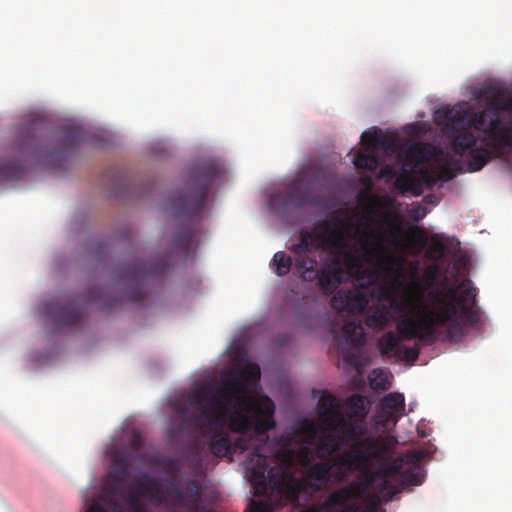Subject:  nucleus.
<instances>
[{
	"label": "nucleus",
	"instance_id": "1",
	"mask_svg": "<svg viewBox=\"0 0 512 512\" xmlns=\"http://www.w3.org/2000/svg\"><path fill=\"white\" fill-rule=\"evenodd\" d=\"M261 376L260 367L248 363L242 369L233 370L230 378L217 387L202 386L187 395V402L198 411L190 415L188 407H180L178 412L185 421L192 422L199 429H222L227 423L231 431L246 434L249 439L239 437L234 443V451H249L252 446L275 428V405L265 396L260 401L250 400L247 386L255 384Z\"/></svg>",
	"mask_w": 512,
	"mask_h": 512
},
{
	"label": "nucleus",
	"instance_id": "2",
	"mask_svg": "<svg viewBox=\"0 0 512 512\" xmlns=\"http://www.w3.org/2000/svg\"><path fill=\"white\" fill-rule=\"evenodd\" d=\"M339 446L335 435L319 431L312 422H307L285 440H270L266 433L249 450L246 476L256 496L266 495L269 488L281 492L293 468L311 464L313 451L319 459L331 460Z\"/></svg>",
	"mask_w": 512,
	"mask_h": 512
},
{
	"label": "nucleus",
	"instance_id": "3",
	"mask_svg": "<svg viewBox=\"0 0 512 512\" xmlns=\"http://www.w3.org/2000/svg\"><path fill=\"white\" fill-rule=\"evenodd\" d=\"M491 90L479 113L455 108L444 112L446 126L456 131L451 149L466 159L469 172L481 170L490 159L505 155L512 147V91Z\"/></svg>",
	"mask_w": 512,
	"mask_h": 512
},
{
	"label": "nucleus",
	"instance_id": "4",
	"mask_svg": "<svg viewBox=\"0 0 512 512\" xmlns=\"http://www.w3.org/2000/svg\"><path fill=\"white\" fill-rule=\"evenodd\" d=\"M413 294L406 299L408 315L399 323L398 329L405 338H419L431 344L438 336V329L447 328L449 339H461L464 329L456 316L470 325L480 321L474 309L477 289L470 279H464L456 287L435 289L424 299V289L417 280L412 281Z\"/></svg>",
	"mask_w": 512,
	"mask_h": 512
},
{
	"label": "nucleus",
	"instance_id": "5",
	"mask_svg": "<svg viewBox=\"0 0 512 512\" xmlns=\"http://www.w3.org/2000/svg\"><path fill=\"white\" fill-rule=\"evenodd\" d=\"M425 453L407 452L395 458L377 460L378 466L370 470L369 466L360 470L364 480L354 481L349 487L333 491L324 501L323 507L334 511L343 507L342 512H358L359 505H347L348 499H357L366 506L364 512H382L381 502L391 501L397 490L392 479L400 478L406 485L417 486L423 482L422 459Z\"/></svg>",
	"mask_w": 512,
	"mask_h": 512
},
{
	"label": "nucleus",
	"instance_id": "6",
	"mask_svg": "<svg viewBox=\"0 0 512 512\" xmlns=\"http://www.w3.org/2000/svg\"><path fill=\"white\" fill-rule=\"evenodd\" d=\"M219 174V168L213 164L197 166L189 175L186 191L169 200L171 213L183 222L174 236L173 246L184 256L190 252L198 223L206 213L208 192Z\"/></svg>",
	"mask_w": 512,
	"mask_h": 512
},
{
	"label": "nucleus",
	"instance_id": "7",
	"mask_svg": "<svg viewBox=\"0 0 512 512\" xmlns=\"http://www.w3.org/2000/svg\"><path fill=\"white\" fill-rule=\"evenodd\" d=\"M337 433L340 444L350 446V449L338 454V463L350 469L362 470L371 465V461L392 458L388 445L381 437L371 436L364 420L339 418L334 428H328Z\"/></svg>",
	"mask_w": 512,
	"mask_h": 512
},
{
	"label": "nucleus",
	"instance_id": "8",
	"mask_svg": "<svg viewBox=\"0 0 512 512\" xmlns=\"http://www.w3.org/2000/svg\"><path fill=\"white\" fill-rule=\"evenodd\" d=\"M168 267L169 259L166 256H155L147 261L136 260L123 267L119 273V281L128 286L125 298L130 301L144 299L147 280L165 273Z\"/></svg>",
	"mask_w": 512,
	"mask_h": 512
},
{
	"label": "nucleus",
	"instance_id": "9",
	"mask_svg": "<svg viewBox=\"0 0 512 512\" xmlns=\"http://www.w3.org/2000/svg\"><path fill=\"white\" fill-rule=\"evenodd\" d=\"M319 246L322 247V251L329 254L328 257H339L344 276H355L360 280L366 275L359 258L350 249L349 242L342 229L331 228L328 224H325L324 234L320 237Z\"/></svg>",
	"mask_w": 512,
	"mask_h": 512
},
{
	"label": "nucleus",
	"instance_id": "10",
	"mask_svg": "<svg viewBox=\"0 0 512 512\" xmlns=\"http://www.w3.org/2000/svg\"><path fill=\"white\" fill-rule=\"evenodd\" d=\"M361 144L366 151H358L354 157L353 163L358 169L375 171L379 166V160L375 151L379 148L385 151L394 152L397 149V143L392 137L383 134L376 128L366 130L361 135Z\"/></svg>",
	"mask_w": 512,
	"mask_h": 512
},
{
	"label": "nucleus",
	"instance_id": "11",
	"mask_svg": "<svg viewBox=\"0 0 512 512\" xmlns=\"http://www.w3.org/2000/svg\"><path fill=\"white\" fill-rule=\"evenodd\" d=\"M108 485L113 494L123 498L130 512H146L140 500V492L130 483L127 465L120 457H116L114 465L109 470Z\"/></svg>",
	"mask_w": 512,
	"mask_h": 512
},
{
	"label": "nucleus",
	"instance_id": "12",
	"mask_svg": "<svg viewBox=\"0 0 512 512\" xmlns=\"http://www.w3.org/2000/svg\"><path fill=\"white\" fill-rule=\"evenodd\" d=\"M357 472L346 465L338 463V455L332 460H324L311 465L306 473L307 484L313 491L321 490L329 479L342 482L350 473Z\"/></svg>",
	"mask_w": 512,
	"mask_h": 512
},
{
	"label": "nucleus",
	"instance_id": "13",
	"mask_svg": "<svg viewBox=\"0 0 512 512\" xmlns=\"http://www.w3.org/2000/svg\"><path fill=\"white\" fill-rule=\"evenodd\" d=\"M406 301L404 305L398 307V311L401 314V319L396 323L397 334L393 331L386 332L378 342V346L382 355L394 357L400 361L415 362L418 357L420 350L417 347H404L400 346L402 340H413L414 338H405L398 329L399 323L408 315L406 312ZM420 340L419 338H417Z\"/></svg>",
	"mask_w": 512,
	"mask_h": 512
},
{
	"label": "nucleus",
	"instance_id": "14",
	"mask_svg": "<svg viewBox=\"0 0 512 512\" xmlns=\"http://www.w3.org/2000/svg\"><path fill=\"white\" fill-rule=\"evenodd\" d=\"M272 201L280 202L283 207L294 206L299 208L317 203L311 183L303 174H299L294 179L283 195L274 196Z\"/></svg>",
	"mask_w": 512,
	"mask_h": 512
},
{
	"label": "nucleus",
	"instance_id": "15",
	"mask_svg": "<svg viewBox=\"0 0 512 512\" xmlns=\"http://www.w3.org/2000/svg\"><path fill=\"white\" fill-rule=\"evenodd\" d=\"M339 257H327L320 269L315 272V280L320 292L325 296H333L343 281Z\"/></svg>",
	"mask_w": 512,
	"mask_h": 512
},
{
	"label": "nucleus",
	"instance_id": "16",
	"mask_svg": "<svg viewBox=\"0 0 512 512\" xmlns=\"http://www.w3.org/2000/svg\"><path fill=\"white\" fill-rule=\"evenodd\" d=\"M44 312L52 318L57 329L77 324L83 315L77 301L72 298L49 302Z\"/></svg>",
	"mask_w": 512,
	"mask_h": 512
},
{
	"label": "nucleus",
	"instance_id": "17",
	"mask_svg": "<svg viewBox=\"0 0 512 512\" xmlns=\"http://www.w3.org/2000/svg\"><path fill=\"white\" fill-rule=\"evenodd\" d=\"M405 399L403 394L392 392L385 395L378 407L375 416L377 425L387 428L389 425H396L398 420L404 415Z\"/></svg>",
	"mask_w": 512,
	"mask_h": 512
},
{
	"label": "nucleus",
	"instance_id": "18",
	"mask_svg": "<svg viewBox=\"0 0 512 512\" xmlns=\"http://www.w3.org/2000/svg\"><path fill=\"white\" fill-rule=\"evenodd\" d=\"M369 304L367 293L359 290L338 291L331 298V307L338 312L360 314Z\"/></svg>",
	"mask_w": 512,
	"mask_h": 512
},
{
	"label": "nucleus",
	"instance_id": "19",
	"mask_svg": "<svg viewBox=\"0 0 512 512\" xmlns=\"http://www.w3.org/2000/svg\"><path fill=\"white\" fill-rule=\"evenodd\" d=\"M360 239L363 259L367 262L381 261L388 252L383 236L369 226L362 231Z\"/></svg>",
	"mask_w": 512,
	"mask_h": 512
},
{
	"label": "nucleus",
	"instance_id": "20",
	"mask_svg": "<svg viewBox=\"0 0 512 512\" xmlns=\"http://www.w3.org/2000/svg\"><path fill=\"white\" fill-rule=\"evenodd\" d=\"M404 305V298L401 302L393 299L389 304L378 302L370 307L368 314L365 318V325L373 330H383L390 322L391 308L394 307L401 317L398 311V307Z\"/></svg>",
	"mask_w": 512,
	"mask_h": 512
},
{
	"label": "nucleus",
	"instance_id": "21",
	"mask_svg": "<svg viewBox=\"0 0 512 512\" xmlns=\"http://www.w3.org/2000/svg\"><path fill=\"white\" fill-rule=\"evenodd\" d=\"M317 406L322 423L327 428L336 427L342 416L337 398L332 394L324 393L319 398Z\"/></svg>",
	"mask_w": 512,
	"mask_h": 512
},
{
	"label": "nucleus",
	"instance_id": "22",
	"mask_svg": "<svg viewBox=\"0 0 512 512\" xmlns=\"http://www.w3.org/2000/svg\"><path fill=\"white\" fill-rule=\"evenodd\" d=\"M167 500L175 505H183L186 500L197 501L200 498V489L195 480L186 482L184 489H181L175 480L170 481L166 488Z\"/></svg>",
	"mask_w": 512,
	"mask_h": 512
},
{
	"label": "nucleus",
	"instance_id": "23",
	"mask_svg": "<svg viewBox=\"0 0 512 512\" xmlns=\"http://www.w3.org/2000/svg\"><path fill=\"white\" fill-rule=\"evenodd\" d=\"M400 157L403 161V167L416 169L419 165L430 160L432 151L424 144L414 143Z\"/></svg>",
	"mask_w": 512,
	"mask_h": 512
},
{
	"label": "nucleus",
	"instance_id": "24",
	"mask_svg": "<svg viewBox=\"0 0 512 512\" xmlns=\"http://www.w3.org/2000/svg\"><path fill=\"white\" fill-rule=\"evenodd\" d=\"M394 187L402 195L412 193L415 196H419L421 194L420 179L406 167H403L401 172L396 176Z\"/></svg>",
	"mask_w": 512,
	"mask_h": 512
},
{
	"label": "nucleus",
	"instance_id": "25",
	"mask_svg": "<svg viewBox=\"0 0 512 512\" xmlns=\"http://www.w3.org/2000/svg\"><path fill=\"white\" fill-rule=\"evenodd\" d=\"M294 267L298 277L305 282L315 280L317 260L309 254H294Z\"/></svg>",
	"mask_w": 512,
	"mask_h": 512
},
{
	"label": "nucleus",
	"instance_id": "26",
	"mask_svg": "<svg viewBox=\"0 0 512 512\" xmlns=\"http://www.w3.org/2000/svg\"><path fill=\"white\" fill-rule=\"evenodd\" d=\"M137 488L140 490V495L147 497L150 500H155L161 503L167 500L166 490L151 476L143 475L137 482Z\"/></svg>",
	"mask_w": 512,
	"mask_h": 512
},
{
	"label": "nucleus",
	"instance_id": "27",
	"mask_svg": "<svg viewBox=\"0 0 512 512\" xmlns=\"http://www.w3.org/2000/svg\"><path fill=\"white\" fill-rule=\"evenodd\" d=\"M324 234V230L318 234L313 232H302L299 242L292 244L289 250L293 254H310L314 249H321L319 246L320 237Z\"/></svg>",
	"mask_w": 512,
	"mask_h": 512
},
{
	"label": "nucleus",
	"instance_id": "28",
	"mask_svg": "<svg viewBox=\"0 0 512 512\" xmlns=\"http://www.w3.org/2000/svg\"><path fill=\"white\" fill-rule=\"evenodd\" d=\"M367 405L368 402L366 398L360 394H354L347 398L345 406L347 408L348 418L364 420L368 413Z\"/></svg>",
	"mask_w": 512,
	"mask_h": 512
},
{
	"label": "nucleus",
	"instance_id": "29",
	"mask_svg": "<svg viewBox=\"0 0 512 512\" xmlns=\"http://www.w3.org/2000/svg\"><path fill=\"white\" fill-rule=\"evenodd\" d=\"M209 449L217 457L227 456L232 450L229 436L222 431L216 432L211 438Z\"/></svg>",
	"mask_w": 512,
	"mask_h": 512
},
{
	"label": "nucleus",
	"instance_id": "30",
	"mask_svg": "<svg viewBox=\"0 0 512 512\" xmlns=\"http://www.w3.org/2000/svg\"><path fill=\"white\" fill-rule=\"evenodd\" d=\"M437 274H438V268H437L436 265L428 266L425 269V271H424L425 285H423L421 283V281L417 277V266L415 265L413 267V270H412V273H411L410 282H409V284L407 286V289H406V291L404 293V296H403L404 300L407 299V297H409L410 295L413 294V289H412V281L413 280H417L421 284V286H422V288L424 289V292H425L429 287H431L434 284V282H435V280L437 278Z\"/></svg>",
	"mask_w": 512,
	"mask_h": 512
},
{
	"label": "nucleus",
	"instance_id": "31",
	"mask_svg": "<svg viewBox=\"0 0 512 512\" xmlns=\"http://www.w3.org/2000/svg\"><path fill=\"white\" fill-rule=\"evenodd\" d=\"M63 132V143L61 146L62 150H69L77 146L79 143L84 141V131L78 125H65L62 128Z\"/></svg>",
	"mask_w": 512,
	"mask_h": 512
},
{
	"label": "nucleus",
	"instance_id": "32",
	"mask_svg": "<svg viewBox=\"0 0 512 512\" xmlns=\"http://www.w3.org/2000/svg\"><path fill=\"white\" fill-rule=\"evenodd\" d=\"M343 334L346 341L354 347H360L366 342L364 329L361 323H356L354 321L345 323L343 326Z\"/></svg>",
	"mask_w": 512,
	"mask_h": 512
},
{
	"label": "nucleus",
	"instance_id": "33",
	"mask_svg": "<svg viewBox=\"0 0 512 512\" xmlns=\"http://www.w3.org/2000/svg\"><path fill=\"white\" fill-rule=\"evenodd\" d=\"M294 265V259L284 251H278L273 255L270 267L279 277L288 275Z\"/></svg>",
	"mask_w": 512,
	"mask_h": 512
},
{
	"label": "nucleus",
	"instance_id": "34",
	"mask_svg": "<svg viewBox=\"0 0 512 512\" xmlns=\"http://www.w3.org/2000/svg\"><path fill=\"white\" fill-rule=\"evenodd\" d=\"M446 253V246L440 240L438 235L434 234L431 236V242L426 250V256L430 260H439Z\"/></svg>",
	"mask_w": 512,
	"mask_h": 512
},
{
	"label": "nucleus",
	"instance_id": "35",
	"mask_svg": "<svg viewBox=\"0 0 512 512\" xmlns=\"http://www.w3.org/2000/svg\"><path fill=\"white\" fill-rule=\"evenodd\" d=\"M22 170L12 162L0 163V181L14 180L21 177Z\"/></svg>",
	"mask_w": 512,
	"mask_h": 512
},
{
	"label": "nucleus",
	"instance_id": "36",
	"mask_svg": "<svg viewBox=\"0 0 512 512\" xmlns=\"http://www.w3.org/2000/svg\"><path fill=\"white\" fill-rule=\"evenodd\" d=\"M418 173V178L421 181V187L425 185L427 188L431 189L439 181V175L434 169L421 167L418 169Z\"/></svg>",
	"mask_w": 512,
	"mask_h": 512
},
{
	"label": "nucleus",
	"instance_id": "37",
	"mask_svg": "<svg viewBox=\"0 0 512 512\" xmlns=\"http://www.w3.org/2000/svg\"><path fill=\"white\" fill-rule=\"evenodd\" d=\"M247 512H273V506L266 500H251Z\"/></svg>",
	"mask_w": 512,
	"mask_h": 512
},
{
	"label": "nucleus",
	"instance_id": "38",
	"mask_svg": "<svg viewBox=\"0 0 512 512\" xmlns=\"http://www.w3.org/2000/svg\"><path fill=\"white\" fill-rule=\"evenodd\" d=\"M384 373L380 369H374L369 377L371 386L376 389H385L386 386V377L384 378Z\"/></svg>",
	"mask_w": 512,
	"mask_h": 512
},
{
	"label": "nucleus",
	"instance_id": "39",
	"mask_svg": "<svg viewBox=\"0 0 512 512\" xmlns=\"http://www.w3.org/2000/svg\"><path fill=\"white\" fill-rule=\"evenodd\" d=\"M437 174L439 175V181H448L455 177L454 171L447 166H443L439 171H437Z\"/></svg>",
	"mask_w": 512,
	"mask_h": 512
},
{
	"label": "nucleus",
	"instance_id": "40",
	"mask_svg": "<svg viewBox=\"0 0 512 512\" xmlns=\"http://www.w3.org/2000/svg\"><path fill=\"white\" fill-rule=\"evenodd\" d=\"M129 445L132 449L138 450L143 445V439L141 435L138 432H134L131 436V439L129 441Z\"/></svg>",
	"mask_w": 512,
	"mask_h": 512
},
{
	"label": "nucleus",
	"instance_id": "41",
	"mask_svg": "<svg viewBox=\"0 0 512 512\" xmlns=\"http://www.w3.org/2000/svg\"><path fill=\"white\" fill-rule=\"evenodd\" d=\"M413 241L418 245V249L416 252H419L426 245L425 240L423 239L422 232L420 231L414 232Z\"/></svg>",
	"mask_w": 512,
	"mask_h": 512
},
{
	"label": "nucleus",
	"instance_id": "42",
	"mask_svg": "<svg viewBox=\"0 0 512 512\" xmlns=\"http://www.w3.org/2000/svg\"><path fill=\"white\" fill-rule=\"evenodd\" d=\"M165 468L169 473L172 474L173 477L177 476L179 469H178L176 461H174V460L167 461Z\"/></svg>",
	"mask_w": 512,
	"mask_h": 512
},
{
	"label": "nucleus",
	"instance_id": "43",
	"mask_svg": "<svg viewBox=\"0 0 512 512\" xmlns=\"http://www.w3.org/2000/svg\"><path fill=\"white\" fill-rule=\"evenodd\" d=\"M402 230L399 225L391 224L389 234L395 239L398 240L401 236Z\"/></svg>",
	"mask_w": 512,
	"mask_h": 512
},
{
	"label": "nucleus",
	"instance_id": "44",
	"mask_svg": "<svg viewBox=\"0 0 512 512\" xmlns=\"http://www.w3.org/2000/svg\"><path fill=\"white\" fill-rule=\"evenodd\" d=\"M87 512H107L105 507L97 502V501H94L88 508Z\"/></svg>",
	"mask_w": 512,
	"mask_h": 512
},
{
	"label": "nucleus",
	"instance_id": "45",
	"mask_svg": "<svg viewBox=\"0 0 512 512\" xmlns=\"http://www.w3.org/2000/svg\"><path fill=\"white\" fill-rule=\"evenodd\" d=\"M387 175H395L394 169L391 166H388V165L380 170L379 177H384V176H387Z\"/></svg>",
	"mask_w": 512,
	"mask_h": 512
},
{
	"label": "nucleus",
	"instance_id": "46",
	"mask_svg": "<svg viewBox=\"0 0 512 512\" xmlns=\"http://www.w3.org/2000/svg\"><path fill=\"white\" fill-rule=\"evenodd\" d=\"M110 504L113 506L116 512H122V506L118 501L111 499Z\"/></svg>",
	"mask_w": 512,
	"mask_h": 512
},
{
	"label": "nucleus",
	"instance_id": "47",
	"mask_svg": "<svg viewBox=\"0 0 512 512\" xmlns=\"http://www.w3.org/2000/svg\"><path fill=\"white\" fill-rule=\"evenodd\" d=\"M100 293H101V292H99L97 295L91 294V295L89 296V299H90V300H100V298H101Z\"/></svg>",
	"mask_w": 512,
	"mask_h": 512
},
{
	"label": "nucleus",
	"instance_id": "48",
	"mask_svg": "<svg viewBox=\"0 0 512 512\" xmlns=\"http://www.w3.org/2000/svg\"><path fill=\"white\" fill-rule=\"evenodd\" d=\"M364 220H366V217L365 216H361L358 220V225L361 226L364 224Z\"/></svg>",
	"mask_w": 512,
	"mask_h": 512
}]
</instances>
